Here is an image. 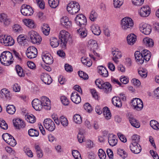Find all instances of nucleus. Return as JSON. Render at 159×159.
Returning <instances> with one entry per match:
<instances>
[{"label":"nucleus","mask_w":159,"mask_h":159,"mask_svg":"<svg viewBox=\"0 0 159 159\" xmlns=\"http://www.w3.org/2000/svg\"><path fill=\"white\" fill-rule=\"evenodd\" d=\"M12 54L8 51L3 52L0 56V61L2 64L9 66L11 64L13 60Z\"/></svg>","instance_id":"f257e3e1"},{"label":"nucleus","mask_w":159,"mask_h":159,"mask_svg":"<svg viewBox=\"0 0 159 159\" xmlns=\"http://www.w3.org/2000/svg\"><path fill=\"white\" fill-rule=\"evenodd\" d=\"M88 47L93 50L91 53L89 54L90 57L93 59L94 60H95V58L94 56L99 57L100 54L96 52L94 49H97L98 48V44L97 42L95 40L90 39L88 42Z\"/></svg>","instance_id":"f03ea898"},{"label":"nucleus","mask_w":159,"mask_h":159,"mask_svg":"<svg viewBox=\"0 0 159 159\" xmlns=\"http://www.w3.org/2000/svg\"><path fill=\"white\" fill-rule=\"evenodd\" d=\"M134 25L133 20L129 17H125L121 20L120 27L123 30H126L132 27Z\"/></svg>","instance_id":"7ed1b4c3"},{"label":"nucleus","mask_w":159,"mask_h":159,"mask_svg":"<svg viewBox=\"0 0 159 159\" xmlns=\"http://www.w3.org/2000/svg\"><path fill=\"white\" fill-rule=\"evenodd\" d=\"M80 9L79 4L76 2H71L69 3L67 7V10L69 13L74 15L78 12Z\"/></svg>","instance_id":"20e7f679"},{"label":"nucleus","mask_w":159,"mask_h":159,"mask_svg":"<svg viewBox=\"0 0 159 159\" xmlns=\"http://www.w3.org/2000/svg\"><path fill=\"white\" fill-rule=\"evenodd\" d=\"M29 36L31 42L34 44H39L42 41V38L38 33L32 30L29 33Z\"/></svg>","instance_id":"39448f33"},{"label":"nucleus","mask_w":159,"mask_h":159,"mask_svg":"<svg viewBox=\"0 0 159 159\" xmlns=\"http://www.w3.org/2000/svg\"><path fill=\"white\" fill-rule=\"evenodd\" d=\"M69 36V33L65 30L60 31L59 38L61 40L60 45L62 48H65L68 40V37Z\"/></svg>","instance_id":"423d86ee"},{"label":"nucleus","mask_w":159,"mask_h":159,"mask_svg":"<svg viewBox=\"0 0 159 159\" xmlns=\"http://www.w3.org/2000/svg\"><path fill=\"white\" fill-rule=\"evenodd\" d=\"M131 105L134 110L138 111L141 110L143 107V103L139 98H133L131 102Z\"/></svg>","instance_id":"0eeeda50"},{"label":"nucleus","mask_w":159,"mask_h":159,"mask_svg":"<svg viewBox=\"0 0 159 159\" xmlns=\"http://www.w3.org/2000/svg\"><path fill=\"white\" fill-rule=\"evenodd\" d=\"M43 125L46 129L50 132H52L55 129L56 126L54 122L49 118L44 120Z\"/></svg>","instance_id":"6e6552de"},{"label":"nucleus","mask_w":159,"mask_h":159,"mask_svg":"<svg viewBox=\"0 0 159 159\" xmlns=\"http://www.w3.org/2000/svg\"><path fill=\"white\" fill-rule=\"evenodd\" d=\"M38 54L37 50L34 46L29 47L26 52V54L28 58L32 59L35 58Z\"/></svg>","instance_id":"1a4fd4ad"},{"label":"nucleus","mask_w":159,"mask_h":159,"mask_svg":"<svg viewBox=\"0 0 159 159\" xmlns=\"http://www.w3.org/2000/svg\"><path fill=\"white\" fill-rule=\"evenodd\" d=\"M76 24L81 27L86 24L87 19L86 17L83 14H79L77 15L75 19Z\"/></svg>","instance_id":"9d476101"},{"label":"nucleus","mask_w":159,"mask_h":159,"mask_svg":"<svg viewBox=\"0 0 159 159\" xmlns=\"http://www.w3.org/2000/svg\"><path fill=\"white\" fill-rule=\"evenodd\" d=\"M20 11L22 14L25 16H29L32 15L34 11L29 5H23L21 7Z\"/></svg>","instance_id":"9b49d317"},{"label":"nucleus","mask_w":159,"mask_h":159,"mask_svg":"<svg viewBox=\"0 0 159 159\" xmlns=\"http://www.w3.org/2000/svg\"><path fill=\"white\" fill-rule=\"evenodd\" d=\"M139 29L140 31L145 35L150 34L152 31L151 26L146 23H141L140 24Z\"/></svg>","instance_id":"f8f14e48"},{"label":"nucleus","mask_w":159,"mask_h":159,"mask_svg":"<svg viewBox=\"0 0 159 159\" xmlns=\"http://www.w3.org/2000/svg\"><path fill=\"white\" fill-rule=\"evenodd\" d=\"M113 57L112 60L116 63L118 64L119 62V59L122 57V53L121 51L118 49H116L112 52Z\"/></svg>","instance_id":"ddd939ff"},{"label":"nucleus","mask_w":159,"mask_h":159,"mask_svg":"<svg viewBox=\"0 0 159 159\" xmlns=\"http://www.w3.org/2000/svg\"><path fill=\"white\" fill-rule=\"evenodd\" d=\"M0 21L2 22L6 26H8L12 23L11 19L6 14L2 13L0 14Z\"/></svg>","instance_id":"4468645a"},{"label":"nucleus","mask_w":159,"mask_h":159,"mask_svg":"<svg viewBox=\"0 0 159 159\" xmlns=\"http://www.w3.org/2000/svg\"><path fill=\"white\" fill-rule=\"evenodd\" d=\"M151 12L150 7L147 5L143 7L139 11V13L141 16L145 17L148 16Z\"/></svg>","instance_id":"2eb2a0df"},{"label":"nucleus","mask_w":159,"mask_h":159,"mask_svg":"<svg viewBox=\"0 0 159 159\" xmlns=\"http://www.w3.org/2000/svg\"><path fill=\"white\" fill-rule=\"evenodd\" d=\"M42 107L47 110H49L51 108L50 101L47 97L43 96L41 98V100Z\"/></svg>","instance_id":"dca6fc26"},{"label":"nucleus","mask_w":159,"mask_h":159,"mask_svg":"<svg viewBox=\"0 0 159 159\" xmlns=\"http://www.w3.org/2000/svg\"><path fill=\"white\" fill-rule=\"evenodd\" d=\"M42 58L43 61L46 64H51L53 61V59L51 55L48 53H43L42 55Z\"/></svg>","instance_id":"f3484780"},{"label":"nucleus","mask_w":159,"mask_h":159,"mask_svg":"<svg viewBox=\"0 0 159 159\" xmlns=\"http://www.w3.org/2000/svg\"><path fill=\"white\" fill-rule=\"evenodd\" d=\"M131 151L134 153L138 154L141 150V148L138 143H131L129 146Z\"/></svg>","instance_id":"a211bd4d"},{"label":"nucleus","mask_w":159,"mask_h":159,"mask_svg":"<svg viewBox=\"0 0 159 159\" xmlns=\"http://www.w3.org/2000/svg\"><path fill=\"white\" fill-rule=\"evenodd\" d=\"M41 79L46 84H50L52 82V79L51 77L46 73H43L41 75Z\"/></svg>","instance_id":"6ab92c4d"},{"label":"nucleus","mask_w":159,"mask_h":159,"mask_svg":"<svg viewBox=\"0 0 159 159\" xmlns=\"http://www.w3.org/2000/svg\"><path fill=\"white\" fill-rule=\"evenodd\" d=\"M13 122L14 126L17 129L23 128L25 125L23 120L19 118L13 120Z\"/></svg>","instance_id":"aec40b11"},{"label":"nucleus","mask_w":159,"mask_h":159,"mask_svg":"<svg viewBox=\"0 0 159 159\" xmlns=\"http://www.w3.org/2000/svg\"><path fill=\"white\" fill-rule=\"evenodd\" d=\"M108 142L109 145L113 147L117 143V137L113 134H110L108 136Z\"/></svg>","instance_id":"412c9836"},{"label":"nucleus","mask_w":159,"mask_h":159,"mask_svg":"<svg viewBox=\"0 0 159 159\" xmlns=\"http://www.w3.org/2000/svg\"><path fill=\"white\" fill-rule=\"evenodd\" d=\"M33 107L36 111H39L42 108V106L40 101L38 99L33 100L32 102Z\"/></svg>","instance_id":"4be33fe9"},{"label":"nucleus","mask_w":159,"mask_h":159,"mask_svg":"<svg viewBox=\"0 0 159 159\" xmlns=\"http://www.w3.org/2000/svg\"><path fill=\"white\" fill-rule=\"evenodd\" d=\"M71 99L73 102L76 104H79L81 101L80 97L76 92H73L71 93Z\"/></svg>","instance_id":"5701e85b"},{"label":"nucleus","mask_w":159,"mask_h":159,"mask_svg":"<svg viewBox=\"0 0 159 159\" xmlns=\"http://www.w3.org/2000/svg\"><path fill=\"white\" fill-rule=\"evenodd\" d=\"M134 56L136 61L138 64H142L145 61L144 58L139 51H136Z\"/></svg>","instance_id":"b1692460"},{"label":"nucleus","mask_w":159,"mask_h":159,"mask_svg":"<svg viewBox=\"0 0 159 159\" xmlns=\"http://www.w3.org/2000/svg\"><path fill=\"white\" fill-rule=\"evenodd\" d=\"M0 97L1 98L5 99H10L11 98L10 93L7 89L4 88L0 91Z\"/></svg>","instance_id":"393cba45"},{"label":"nucleus","mask_w":159,"mask_h":159,"mask_svg":"<svg viewBox=\"0 0 159 159\" xmlns=\"http://www.w3.org/2000/svg\"><path fill=\"white\" fill-rule=\"evenodd\" d=\"M98 72L103 77H107L108 75V71L106 68L102 66L98 67Z\"/></svg>","instance_id":"a878e982"},{"label":"nucleus","mask_w":159,"mask_h":159,"mask_svg":"<svg viewBox=\"0 0 159 159\" xmlns=\"http://www.w3.org/2000/svg\"><path fill=\"white\" fill-rule=\"evenodd\" d=\"M136 40V36L134 34H130L128 35L127 41L128 43L130 45H133Z\"/></svg>","instance_id":"bb28decb"},{"label":"nucleus","mask_w":159,"mask_h":159,"mask_svg":"<svg viewBox=\"0 0 159 159\" xmlns=\"http://www.w3.org/2000/svg\"><path fill=\"white\" fill-rule=\"evenodd\" d=\"M113 105L118 107H121L122 106V103L120 98L118 97H114L112 99Z\"/></svg>","instance_id":"cd10ccee"},{"label":"nucleus","mask_w":159,"mask_h":159,"mask_svg":"<svg viewBox=\"0 0 159 159\" xmlns=\"http://www.w3.org/2000/svg\"><path fill=\"white\" fill-rule=\"evenodd\" d=\"M143 41L144 44L147 47H152L154 45L153 40L149 37L144 38Z\"/></svg>","instance_id":"c85d7f7f"},{"label":"nucleus","mask_w":159,"mask_h":159,"mask_svg":"<svg viewBox=\"0 0 159 159\" xmlns=\"http://www.w3.org/2000/svg\"><path fill=\"white\" fill-rule=\"evenodd\" d=\"M141 53L144 58L145 61L147 62L149 61L151 57V53L147 49H144L141 51Z\"/></svg>","instance_id":"c756f323"},{"label":"nucleus","mask_w":159,"mask_h":159,"mask_svg":"<svg viewBox=\"0 0 159 159\" xmlns=\"http://www.w3.org/2000/svg\"><path fill=\"white\" fill-rule=\"evenodd\" d=\"M91 29L93 33L95 35H99L101 33L99 27L97 25H92Z\"/></svg>","instance_id":"7c9ffc66"},{"label":"nucleus","mask_w":159,"mask_h":159,"mask_svg":"<svg viewBox=\"0 0 159 159\" xmlns=\"http://www.w3.org/2000/svg\"><path fill=\"white\" fill-rule=\"evenodd\" d=\"M103 114L105 118L108 120L111 119V114L109 108L107 107H104L103 109Z\"/></svg>","instance_id":"2f4dec72"},{"label":"nucleus","mask_w":159,"mask_h":159,"mask_svg":"<svg viewBox=\"0 0 159 159\" xmlns=\"http://www.w3.org/2000/svg\"><path fill=\"white\" fill-rule=\"evenodd\" d=\"M129 120L131 125L133 127L139 128L140 126V124L139 121L132 117H130Z\"/></svg>","instance_id":"473e14b6"},{"label":"nucleus","mask_w":159,"mask_h":159,"mask_svg":"<svg viewBox=\"0 0 159 159\" xmlns=\"http://www.w3.org/2000/svg\"><path fill=\"white\" fill-rule=\"evenodd\" d=\"M61 24L68 28L71 25V23L70 21H69L68 17L65 16L63 17L61 20Z\"/></svg>","instance_id":"72a5a7b5"},{"label":"nucleus","mask_w":159,"mask_h":159,"mask_svg":"<svg viewBox=\"0 0 159 159\" xmlns=\"http://www.w3.org/2000/svg\"><path fill=\"white\" fill-rule=\"evenodd\" d=\"M23 22L26 25L30 28H33L35 27V24L32 20L24 19L23 20Z\"/></svg>","instance_id":"f704fd0d"},{"label":"nucleus","mask_w":159,"mask_h":159,"mask_svg":"<svg viewBox=\"0 0 159 159\" xmlns=\"http://www.w3.org/2000/svg\"><path fill=\"white\" fill-rule=\"evenodd\" d=\"M17 40L19 44L24 46L26 43L25 37L23 34L20 35L17 38Z\"/></svg>","instance_id":"c9c22d12"},{"label":"nucleus","mask_w":159,"mask_h":159,"mask_svg":"<svg viewBox=\"0 0 159 159\" xmlns=\"http://www.w3.org/2000/svg\"><path fill=\"white\" fill-rule=\"evenodd\" d=\"M102 89H103L105 92L106 93L110 92L111 90V85L109 82L104 83L102 84Z\"/></svg>","instance_id":"e433bc0d"},{"label":"nucleus","mask_w":159,"mask_h":159,"mask_svg":"<svg viewBox=\"0 0 159 159\" xmlns=\"http://www.w3.org/2000/svg\"><path fill=\"white\" fill-rule=\"evenodd\" d=\"M15 43L13 38L10 36H8L6 39V43L5 42V46H10L13 45Z\"/></svg>","instance_id":"4c0bfd02"},{"label":"nucleus","mask_w":159,"mask_h":159,"mask_svg":"<svg viewBox=\"0 0 159 159\" xmlns=\"http://www.w3.org/2000/svg\"><path fill=\"white\" fill-rule=\"evenodd\" d=\"M42 30L44 34L48 35L49 34L50 28L48 24H43L42 27Z\"/></svg>","instance_id":"58836bf2"},{"label":"nucleus","mask_w":159,"mask_h":159,"mask_svg":"<svg viewBox=\"0 0 159 159\" xmlns=\"http://www.w3.org/2000/svg\"><path fill=\"white\" fill-rule=\"evenodd\" d=\"M7 111L10 114H14L16 111V108L13 105H8L6 108Z\"/></svg>","instance_id":"ea45409f"},{"label":"nucleus","mask_w":159,"mask_h":159,"mask_svg":"<svg viewBox=\"0 0 159 159\" xmlns=\"http://www.w3.org/2000/svg\"><path fill=\"white\" fill-rule=\"evenodd\" d=\"M50 45L53 48H56L58 46L59 44L57 38L52 37L50 40Z\"/></svg>","instance_id":"a19ab883"},{"label":"nucleus","mask_w":159,"mask_h":159,"mask_svg":"<svg viewBox=\"0 0 159 159\" xmlns=\"http://www.w3.org/2000/svg\"><path fill=\"white\" fill-rule=\"evenodd\" d=\"M138 72L139 75L143 78H145L147 76L148 71L145 69L140 68Z\"/></svg>","instance_id":"79ce46f5"},{"label":"nucleus","mask_w":159,"mask_h":159,"mask_svg":"<svg viewBox=\"0 0 159 159\" xmlns=\"http://www.w3.org/2000/svg\"><path fill=\"white\" fill-rule=\"evenodd\" d=\"M16 69L17 74L20 77L24 76L25 73L21 66L19 65H16Z\"/></svg>","instance_id":"37998d69"},{"label":"nucleus","mask_w":159,"mask_h":159,"mask_svg":"<svg viewBox=\"0 0 159 159\" xmlns=\"http://www.w3.org/2000/svg\"><path fill=\"white\" fill-rule=\"evenodd\" d=\"M82 62L88 67H90L92 65V62L89 58L82 57L81 59Z\"/></svg>","instance_id":"c03bdc74"},{"label":"nucleus","mask_w":159,"mask_h":159,"mask_svg":"<svg viewBox=\"0 0 159 159\" xmlns=\"http://www.w3.org/2000/svg\"><path fill=\"white\" fill-rule=\"evenodd\" d=\"M123 0H113V6L115 8H119L123 4Z\"/></svg>","instance_id":"a18cd8bd"},{"label":"nucleus","mask_w":159,"mask_h":159,"mask_svg":"<svg viewBox=\"0 0 159 159\" xmlns=\"http://www.w3.org/2000/svg\"><path fill=\"white\" fill-rule=\"evenodd\" d=\"M59 3V0H49L48 4L49 6L52 8H55L58 5Z\"/></svg>","instance_id":"49530a36"},{"label":"nucleus","mask_w":159,"mask_h":159,"mask_svg":"<svg viewBox=\"0 0 159 159\" xmlns=\"http://www.w3.org/2000/svg\"><path fill=\"white\" fill-rule=\"evenodd\" d=\"M150 126L154 129H159V123L157 121L152 120L150 122Z\"/></svg>","instance_id":"de8ad7c7"},{"label":"nucleus","mask_w":159,"mask_h":159,"mask_svg":"<svg viewBox=\"0 0 159 159\" xmlns=\"http://www.w3.org/2000/svg\"><path fill=\"white\" fill-rule=\"evenodd\" d=\"M29 135L32 137H37L39 135V132L38 131L33 129H30L28 130Z\"/></svg>","instance_id":"09e8293b"},{"label":"nucleus","mask_w":159,"mask_h":159,"mask_svg":"<svg viewBox=\"0 0 159 159\" xmlns=\"http://www.w3.org/2000/svg\"><path fill=\"white\" fill-rule=\"evenodd\" d=\"M117 153L123 159H125L127 156V153L123 149L118 148L117 149Z\"/></svg>","instance_id":"8fccbe9b"},{"label":"nucleus","mask_w":159,"mask_h":159,"mask_svg":"<svg viewBox=\"0 0 159 159\" xmlns=\"http://www.w3.org/2000/svg\"><path fill=\"white\" fill-rule=\"evenodd\" d=\"M77 32L81 38H84L87 35V31L81 28L77 30Z\"/></svg>","instance_id":"3c124183"},{"label":"nucleus","mask_w":159,"mask_h":159,"mask_svg":"<svg viewBox=\"0 0 159 159\" xmlns=\"http://www.w3.org/2000/svg\"><path fill=\"white\" fill-rule=\"evenodd\" d=\"M26 120L27 122L31 123H33L36 121V118L33 115H27L25 116Z\"/></svg>","instance_id":"603ef678"},{"label":"nucleus","mask_w":159,"mask_h":159,"mask_svg":"<svg viewBox=\"0 0 159 159\" xmlns=\"http://www.w3.org/2000/svg\"><path fill=\"white\" fill-rule=\"evenodd\" d=\"M98 16L97 13L94 11H92L90 13L89 19L91 21H94L96 20Z\"/></svg>","instance_id":"864d4df0"},{"label":"nucleus","mask_w":159,"mask_h":159,"mask_svg":"<svg viewBox=\"0 0 159 159\" xmlns=\"http://www.w3.org/2000/svg\"><path fill=\"white\" fill-rule=\"evenodd\" d=\"M74 122L78 124H80L82 122V119L80 116L79 114L75 115L73 117Z\"/></svg>","instance_id":"5fc2aeb1"},{"label":"nucleus","mask_w":159,"mask_h":159,"mask_svg":"<svg viewBox=\"0 0 159 159\" xmlns=\"http://www.w3.org/2000/svg\"><path fill=\"white\" fill-rule=\"evenodd\" d=\"M13 30L15 32H20L22 30L21 26L18 24H15L12 27Z\"/></svg>","instance_id":"6e6d98bb"},{"label":"nucleus","mask_w":159,"mask_h":159,"mask_svg":"<svg viewBox=\"0 0 159 159\" xmlns=\"http://www.w3.org/2000/svg\"><path fill=\"white\" fill-rule=\"evenodd\" d=\"M60 120L61 124L63 126H66L68 125V122L66 118L63 116H62L60 117Z\"/></svg>","instance_id":"4d7b16f0"},{"label":"nucleus","mask_w":159,"mask_h":159,"mask_svg":"<svg viewBox=\"0 0 159 159\" xmlns=\"http://www.w3.org/2000/svg\"><path fill=\"white\" fill-rule=\"evenodd\" d=\"M72 155L75 159H81L80 153L76 150H73L72 151Z\"/></svg>","instance_id":"13d9d810"},{"label":"nucleus","mask_w":159,"mask_h":159,"mask_svg":"<svg viewBox=\"0 0 159 159\" xmlns=\"http://www.w3.org/2000/svg\"><path fill=\"white\" fill-rule=\"evenodd\" d=\"M98 155L100 159H105L106 155L104 151L102 149H99Z\"/></svg>","instance_id":"bf43d9fd"},{"label":"nucleus","mask_w":159,"mask_h":159,"mask_svg":"<svg viewBox=\"0 0 159 159\" xmlns=\"http://www.w3.org/2000/svg\"><path fill=\"white\" fill-rule=\"evenodd\" d=\"M61 100L62 103L65 106H67L69 103V99L65 96H62L61 97Z\"/></svg>","instance_id":"052dcab7"},{"label":"nucleus","mask_w":159,"mask_h":159,"mask_svg":"<svg viewBox=\"0 0 159 159\" xmlns=\"http://www.w3.org/2000/svg\"><path fill=\"white\" fill-rule=\"evenodd\" d=\"M139 136L137 135H134L132 137V142L131 143H138L139 141Z\"/></svg>","instance_id":"680f3d73"},{"label":"nucleus","mask_w":159,"mask_h":159,"mask_svg":"<svg viewBox=\"0 0 159 159\" xmlns=\"http://www.w3.org/2000/svg\"><path fill=\"white\" fill-rule=\"evenodd\" d=\"M24 151L25 153L29 157H33V153L29 148L25 147L24 148Z\"/></svg>","instance_id":"e2e57ef3"},{"label":"nucleus","mask_w":159,"mask_h":159,"mask_svg":"<svg viewBox=\"0 0 159 159\" xmlns=\"http://www.w3.org/2000/svg\"><path fill=\"white\" fill-rule=\"evenodd\" d=\"M7 143L11 146L14 147L16 145V142L13 137L11 136Z\"/></svg>","instance_id":"0e129e2a"},{"label":"nucleus","mask_w":159,"mask_h":159,"mask_svg":"<svg viewBox=\"0 0 159 159\" xmlns=\"http://www.w3.org/2000/svg\"><path fill=\"white\" fill-rule=\"evenodd\" d=\"M37 17L41 21L44 20L46 18L44 13L41 12H39L37 13Z\"/></svg>","instance_id":"69168bd1"},{"label":"nucleus","mask_w":159,"mask_h":159,"mask_svg":"<svg viewBox=\"0 0 159 159\" xmlns=\"http://www.w3.org/2000/svg\"><path fill=\"white\" fill-rule=\"evenodd\" d=\"M11 136H12L7 133L3 134L2 135V139L7 143Z\"/></svg>","instance_id":"338daca9"},{"label":"nucleus","mask_w":159,"mask_h":159,"mask_svg":"<svg viewBox=\"0 0 159 159\" xmlns=\"http://www.w3.org/2000/svg\"><path fill=\"white\" fill-rule=\"evenodd\" d=\"M84 109L89 113H90L92 111V108L90 105L89 103H86L84 105Z\"/></svg>","instance_id":"774afa93"}]
</instances>
